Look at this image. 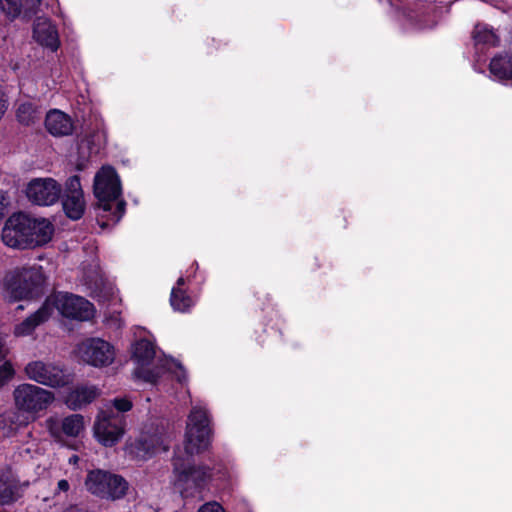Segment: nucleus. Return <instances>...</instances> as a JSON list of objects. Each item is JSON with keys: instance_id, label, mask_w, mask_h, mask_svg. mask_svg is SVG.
Wrapping results in <instances>:
<instances>
[{"instance_id": "nucleus-15", "label": "nucleus", "mask_w": 512, "mask_h": 512, "mask_svg": "<svg viewBox=\"0 0 512 512\" xmlns=\"http://www.w3.org/2000/svg\"><path fill=\"white\" fill-rule=\"evenodd\" d=\"M65 214L72 220L80 219L85 211L86 202L78 176L70 177L65 185L62 198Z\"/></svg>"}, {"instance_id": "nucleus-10", "label": "nucleus", "mask_w": 512, "mask_h": 512, "mask_svg": "<svg viewBox=\"0 0 512 512\" xmlns=\"http://www.w3.org/2000/svg\"><path fill=\"white\" fill-rule=\"evenodd\" d=\"M94 194L104 211H109L111 202L121 196L120 180L112 167L104 166L95 175Z\"/></svg>"}, {"instance_id": "nucleus-30", "label": "nucleus", "mask_w": 512, "mask_h": 512, "mask_svg": "<svg viewBox=\"0 0 512 512\" xmlns=\"http://www.w3.org/2000/svg\"><path fill=\"white\" fill-rule=\"evenodd\" d=\"M197 512H225L218 502H207L203 504Z\"/></svg>"}, {"instance_id": "nucleus-21", "label": "nucleus", "mask_w": 512, "mask_h": 512, "mask_svg": "<svg viewBox=\"0 0 512 512\" xmlns=\"http://www.w3.org/2000/svg\"><path fill=\"white\" fill-rule=\"evenodd\" d=\"M100 395V390L94 385H81L70 391L65 398L66 405L77 410L90 404Z\"/></svg>"}, {"instance_id": "nucleus-8", "label": "nucleus", "mask_w": 512, "mask_h": 512, "mask_svg": "<svg viewBox=\"0 0 512 512\" xmlns=\"http://www.w3.org/2000/svg\"><path fill=\"white\" fill-rule=\"evenodd\" d=\"M24 370L30 380L51 388L64 387L72 382L71 375L53 362L31 361Z\"/></svg>"}, {"instance_id": "nucleus-34", "label": "nucleus", "mask_w": 512, "mask_h": 512, "mask_svg": "<svg viewBox=\"0 0 512 512\" xmlns=\"http://www.w3.org/2000/svg\"><path fill=\"white\" fill-rule=\"evenodd\" d=\"M69 489H70V485H69L68 481L65 479H61L57 483V487L55 489V494L66 493L69 491Z\"/></svg>"}, {"instance_id": "nucleus-22", "label": "nucleus", "mask_w": 512, "mask_h": 512, "mask_svg": "<svg viewBox=\"0 0 512 512\" xmlns=\"http://www.w3.org/2000/svg\"><path fill=\"white\" fill-rule=\"evenodd\" d=\"M489 71L494 80H512V45L492 58Z\"/></svg>"}, {"instance_id": "nucleus-36", "label": "nucleus", "mask_w": 512, "mask_h": 512, "mask_svg": "<svg viewBox=\"0 0 512 512\" xmlns=\"http://www.w3.org/2000/svg\"><path fill=\"white\" fill-rule=\"evenodd\" d=\"M7 198L3 192H0V221L5 216V211L7 207Z\"/></svg>"}, {"instance_id": "nucleus-20", "label": "nucleus", "mask_w": 512, "mask_h": 512, "mask_svg": "<svg viewBox=\"0 0 512 512\" xmlns=\"http://www.w3.org/2000/svg\"><path fill=\"white\" fill-rule=\"evenodd\" d=\"M47 131L56 137L72 134L74 123L69 115L58 109L50 110L45 119Z\"/></svg>"}, {"instance_id": "nucleus-11", "label": "nucleus", "mask_w": 512, "mask_h": 512, "mask_svg": "<svg viewBox=\"0 0 512 512\" xmlns=\"http://www.w3.org/2000/svg\"><path fill=\"white\" fill-rule=\"evenodd\" d=\"M46 428L55 441L62 443L65 437H78L84 431L85 421L80 414H72L64 418L51 416L46 420Z\"/></svg>"}, {"instance_id": "nucleus-17", "label": "nucleus", "mask_w": 512, "mask_h": 512, "mask_svg": "<svg viewBox=\"0 0 512 512\" xmlns=\"http://www.w3.org/2000/svg\"><path fill=\"white\" fill-rule=\"evenodd\" d=\"M33 40L45 49L55 52L60 47L57 27L49 18L37 17L33 24Z\"/></svg>"}, {"instance_id": "nucleus-13", "label": "nucleus", "mask_w": 512, "mask_h": 512, "mask_svg": "<svg viewBox=\"0 0 512 512\" xmlns=\"http://www.w3.org/2000/svg\"><path fill=\"white\" fill-rule=\"evenodd\" d=\"M60 193V185L52 178L33 179L26 188L28 199L40 206L54 204L59 199Z\"/></svg>"}, {"instance_id": "nucleus-31", "label": "nucleus", "mask_w": 512, "mask_h": 512, "mask_svg": "<svg viewBox=\"0 0 512 512\" xmlns=\"http://www.w3.org/2000/svg\"><path fill=\"white\" fill-rule=\"evenodd\" d=\"M8 108V100L4 92L0 89V120L6 113Z\"/></svg>"}, {"instance_id": "nucleus-19", "label": "nucleus", "mask_w": 512, "mask_h": 512, "mask_svg": "<svg viewBox=\"0 0 512 512\" xmlns=\"http://www.w3.org/2000/svg\"><path fill=\"white\" fill-rule=\"evenodd\" d=\"M22 494V486L10 469L0 470V505H9L17 501Z\"/></svg>"}, {"instance_id": "nucleus-23", "label": "nucleus", "mask_w": 512, "mask_h": 512, "mask_svg": "<svg viewBox=\"0 0 512 512\" xmlns=\"http://www.w3.org/2000/svg\"><path fill=\"white\" fill-rule=\"evenodd\" d=\"M50 317L51 313L47 310V305L43 304L35 313L15 325L13 334L15 337L30 336L38 326L46 322Z\"/></svg>"}, {"instance_id": "nucleus-25", "label": "nucleus", "mask_w": 512, "mask_h": 512, "mask_svg": "<svg viewBox=\"0 0 512 512\" xmlns=\"http://www.w3.org/2000/svg\"><path fill=\"white\" fill-rule=\"evenodd\" d=\"M185 284L183 277L178 278L177 286L172 288L170 303L175 311L187 312L195 304V299L186 294L181 287Z\"/></svg>"}, {"instance_id": "nucleus-3", "label": "nucleus", "mask_w": 512, "mask_h": 512, "mask_svg": "<svg viewBox=\"0 0 512 512\" xmlns=\"http://www.w3.org/2000/svg\"><path fill=\"white\" fill-rule=\"evenodd\" d=\"M43 282L39 267L16 269L5 277L4 292L9 301L29 299L38 294Z\"/></svg>"}, {"instance_id": "nucleus-9", "label": "nucleus", "mask_w": 512, "mask_h": 512, "mask_svg": "<svg viewBox=\"0 0 512 512\" xmlns=\"http://www.w3.org/2000/svg\"><path fill=\"white\" fill-rule=\"evenodd\" d=\"M124 416L110 409L99 412L93 431L96 440L106 447L115 445L124 434Z\"/></svg>"}, {"instance_id": "nucleus-24", "label": "nucleus", "mask_w": 512, "mask_h": 512, "mask_svg": "<svg viewBox=\"0 0 512 512\" xmlns=\"http://www.w3.org/2000/svg\"><path fill=\"white\" fill-rule=\"evenodd\" d=\"M473 39L477 50L495 47L499 44L500 38L497 31L486 23H478L473 31Z\"/></svg>"}, {"instance_id": "nucleus-27", "label": "nucleus", "mask_w": 512, "mask_h": 512, "mask_svg": "<svg viewBox=\"0 0 512 512\" xmlns=\"http://www.w3.org/2000/svg\"><path fill=\"white\" fill-rule=\"evenodd\" d=\"M16 116L18 121L23 125H32L40 117V110L31 101H25L19 104Z\"/></svg>"}, {"instance_id": "nucleus-35", "label": "nucleus", "mask_w": 512, "mask_h": 512, "mask_svg": "<svg viewBox=\"0 0 512 512\" xmlns=\"http://www.w3.org/2000/svg\"><path fill=\"white\" fill-rule=\"evenodd\" d=\"M47 7L51 10V13L60 16V6L58 0H47Z\"/></svg>"}, {"instance_id": "nucleus-29", "label": "nucleus", "mask_w": 512, "mask_h": 512, "mask_svg": "<svg viewBox=\"0 0 512 512\" xmlns=\"http://www.w3.org/2000/svg\"><path fill=\"white\" fill-rule=\"evenodd\" d=\"M15 370L10 361H5L0 365V388L8 383L14 377Z\"/></svg>"}, {"instance_id": "nucleus-38", "label": "nucleus", "mask_w": 512, "mask_h": 512, "mask_svg": "<svg viewBox=\"0 0 512 512\" xmlns=\"http://www.w3.org/2000/svg\"><path fill=\"white\" fill-rule=\"evenodd\" d=\"M77 461H78V457L77 456H72L70 458V463H77Z\"/></svg>"}, {"instance_id": "nucleus-2", "label": "nucleus", "mask_w": 512, "mask_h": 512, "mask_svg": "<svg viewBox=\"0 0 512 512\" xmlns=\"http://www.w3.org/2000/svg\"><path fill=\"white\" fill-rule=\"evenodd\" d=\"M131 360L134 364L133 378L137 381L156 385L166 374H172L182 383L186 372L180 363L157 351L154 342L141 338L131 347Z\"/></svg>"}, {"instance_id": "nucleus-37", "label": "nucleus", "mask_w": 512, "mask_h": 512, "mask_svg": "<svg viewBox=\"0 0 512 512\" xmlns=\"http://www.w3.org/2000/svg\"><path fill=\"white\" fill-rule=\"evenodd\" d=\"M14 431H15V428H10V430L7 433L3 432V435L10 436L12 433H14Z\"/></svg>"}, {"instance_id": "nucleus-18", "label": "nucleus", "mask_w": 512, "mask_h": 512, "mask_svg": "<svg viewBox=\"0 0 512 512\" xmlns=\"http://www.w3.org/2000/svg\"><path fill=\"white\" fill-rule=\"evenodd\" d=\"M28 248L42 246L48 243L54 234L53 224L45 218L29 216Z\"/></svg>"}, {"instance_id": "nucleus-16", "label": "nucleus", "mask_w": 512, "mask_h": 512, "mask_svg": "<svg viewBox=\"0 0 512 512\" xmlns=\"http://www.w3.org/2000/svg\"><path fill=\"white\" fill-rule=\"evenodd\" d=\"M82 283L90 291L91 296L100 301L110 300L115 294L114 286L104 278L98 265H92L88 270H84Z\"/></svg>"}, {"instance_id": "nucleus-26", "label": "nucleus", "mask_w": 512, "mask_h": 512, "mask_svg": "<svg viewBox=\"0 0 512 512\" xmlns=\"http://www.w3.org/2000/svg\"><path fill=\"white\" fill-rule=\"evenodd\" d=\"M40 2V0H32V3L29 4L28 0L25 3L22 0H0V9L9 19L13 20L20 15L24 6L28 10L34 11Z\"/></svg>"}, {"instance_id": "nucleus-14", "label": "nucleus", "mask_w": 512, "mask_h": 512, "mask_svg": "<svg viewBox=\"0 0 512 512\" xmlns=\"http://www.w3.org/2000/svg\"><path fill=\"white\" fill-rule=\"evenodd\" d=\"M168 444L167 437L162 432L143 433L138 439L127 445V451L137 458L146 459L156 453L166 451Z\"/></svg>"}, {"instance_id": "nucleus-1", "label": "nucleus", "mask_w": 512, "mask_h": 512, "mask_svg": "<svg viewBox=\"0 0 512 512\" xmlns=\"http://www.w3.org/2000/svg\"><path fill=\"white\" fill-rule=\"evenodd\" d=\"M209 424L206 407L200 402L193 404L187 419L184 450L177 449L173 458V484L183 498H202L211 479L206 467L191 464V457L207 449L210 444Z\"/></svg>"}, {"instance_id": "nucleus-12", "label": "nucleus", "mask_w": 512, "mask_h": 512, "mask_svg": "<svg viewBox=\"0 0 512 512\" xmlns=\"http://www.w3.org/2000/svg\"><path fill=\"white\" fill-rule=\"evenodd\" d=\"M29 216L16 213L8 218L2 230V240L11 248H28Z\"/></svg>"}, {"instance_id": "nucleus-32", "label": "nucleus", "mask_w": 512, "mask_h": 512, "mask_svg": "<svg viewBox=\"0 0 512 512\" xmlns=\"http://www.w3.org/2000/svg\"><path fill=\"white\" fill-rule=\"evenodd\" d=\"M124 213H125V202L123 200H120L117 202L116 210L113 213L115 221H119L121 219V217L124 215Z\"/></svg>"}, {"instance_id": "nucleus-33", "label": "nucleus", "mask_w": 512, "mask_h": 512, "mask_svg": "<svg viewBox=\"0 0 512 512\" xmlns=\"http://www.w3.org/2000/svg\"><path fill=\"white\" fill-rule=\"evenodd\" d=\"M9 353V349L6 346V336L0 333V360L4 359Z\"/></svg>"}, {"instance_id": "nucleus-6", "label": "nucleus", "mask_w": 512, "mask_h": 512, "mask_svg": "<svg viewBox=\"0 0 512 512\" xmlns=\"http://www.w3.org/2000/svg\"><path fill=\"white\" fill-rule=\"evenodd\" d=\"M47 310L52 314L55 308L62 316L79 321L93 318L95 309L92 303L81 296L58 292L49 296L45 302Z\"/></svg>"}, {"instance_id": "nucleus-5", "label": "nucleus", "mask_w": 512, "mask_h": 512, "mask_svg": "<svg viewBox=\"0 0 512 512\" xmlns=\"http://www.w3.org/2000/svg\"><path fill=\"white\" fill-rule=\"evenodd\" d=\"M16 408L28 414L29 419L35 420L38 413L46 410L54 401V394L34 384L24 383L18 385L13 391Z\"/></svg>"}, {"instance_id": "nucleus-7", "label": "nucleus", "mask_w": 512, "mask_h": 512, "mask_svg": "<svg viewBox=\"0 0 512 512\" xmlns=\"http://www.w3.org/2000/svg\"><path fill=\"white\" fill-rule=\"evenodd\" d=\"M75 352L81 361L95 368L108 367L116 358L114 345L100 337L84 339L77 345Z\"/></svg>"}, {"instance_id": "nucleus-4", "label": "nucleus", "mask_w": 512, "mask_h": 512, "mask_svg": "<svg viewBox=\"0 0 512 512\" xmlns=\"http://www.w3.org/2000/svg\"><path fill=\"white\" fill-rule=\"evenodd\" d=\"M85 487L96 497L116 501L127 495L129 483L121 475L97 469L88 472Z\"/></svg>"}, {"instance_id": "nucleus-28", "label": "nucleus", "mask_w": 512, "mask_h": 512, "mask_svg": "<svg viewBox=\"0 0 512 512\" xmlns=\"http://www.w3.org/2000/svg\"><path fill=\"white\" fill-rule=\"evenodd\" d=\"M132 402L127 397L115 398L109 405H106L105 409H116L118 414L127 412L132 408Z\"/></svg>"}]
</instances>
